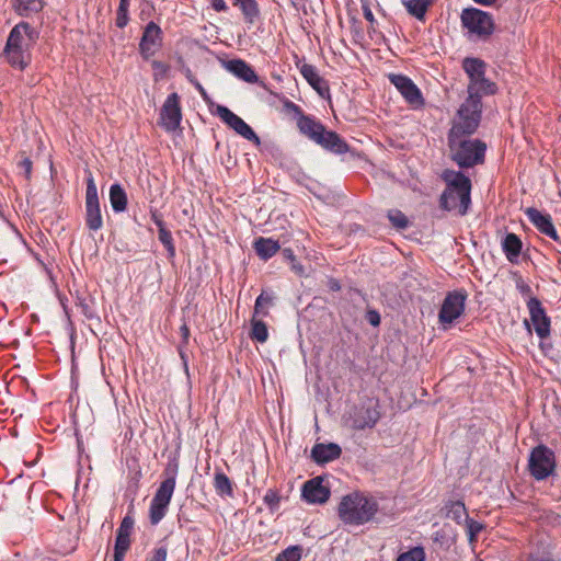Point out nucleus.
<instances>
[{"mask_svg": "<svg viewBox=\"0 0 561 561\" xmlns=\"http://www.w3.org/2000/svg\"><path fill=\"white\" fill-rule=\"evenodd\" d=\"M232 5L241 11L245 24L253 25L260 20L261 11L256 0H232Z\"/></svg>", "mask_w": 561, "mask_h": 561, "instance_id": "obj_25", "label": "nucleus"}, {"mask_svg": "<svg viewBox=\"0 0 561 561\" xmlns=\"http://www.w3.org/2000/svg\"><path fill=\"white\" fill-rule=\"evenodd\" d=\"M38 38V32L27 22L18 23L9 33L3 55L14 68L25 69L32 60L31 48Z\"/></svg>", "mask_w": 561, "mask_h": 561, "instance_id": "obj_2", "label": "nucleus"}, {"mask_svg": "<svg viewBox=\"0 0 561 561\" xmlns=\"http://www.w3.org/2000/svg\"><path fill=\"white\" fill-rule=\"evenodd\" d=\"M342 455V448L336 443H316L311 448L310 459L318 466L336 460Z\"/></svg>", "mask_w": 561, "mask_h": 561, "instance_id": "obj_20", "label": "nucleus"}, {"mask_svg": "<svg viewBox=\"0 0 561 561\" xmlns=\"http://www.w3.org/2000/svg\"><path fill=\"white\" fill-rule=\"evenodd\" d=\"M325 476L306 481L301 488V499L308 504H324L331 496V489L323 484Z\"/></svg>", "mask_w": 561, "mask_h": 561, "instance_id": "obj_15", "label": "nucleus"}, {"mask_svg": "<svg viewBox=\"0 0 561 561\" xmlns=\"http://www.w3.org/2000/svg\"><path fill=\"white\" fill-rule=\"evenodd\" d=\"M496 84L486 79L485 75L468 84V100L471 101V105H478L483 95H492L496 92Z\"/></svg>", "mask_w": 561, "mask_h": 561, "instance_id": "obj_22", "label": "nucleus"}, {"mask_svg": "<svg viewBox=\"0 0 561 561\" xmlns=\"http://www.w3.org/2000/svg\"><path fill=\"white\" fill-rule=\"evenodd\" d=\"M293 110L295 118L297 121V128L301 135L317 144L323 135L327 127L317 118L311 115H307L302 107H286Z\"/></svg>", "mask_w": 561, "mask_h": 561, "instance_id": "obj_14", "label": "nucleus"}, {"mask_svg": "<svg viewBox=\"0 0 561 561\" xmlns=\"http://www.w3.org/2000/svg\"><path fill=\"white\" fill-rule=\"evenodd\" d=\"M163 32L153 21L147 23L144 27L142 36L139 42V54L145 60H149L162 47Z\"/></svg>", "mask_w": 561, "mask_h": 561, "instance_id": "obj_12", "label": "nucleus"}, {"mask_svg": "<svg viewBox=\"0 0 561 561\" xmlns=\"http://www.w3.org/2000/svg\"><path fill=\"white\" fill-rule=\"evenodd\" d=\"M365 319L374 328L379 327L381 323L380 313L376 309H367Z\"/></svg>", "mask_w": 561, "mask_h": 561, "instance_id": "obj_47", "label": "nucleus"}, {"mask_svg": "<svg viewBox=\"0 0 561 561\" xmlns=\"http://www.w3.org/2000/svg\"><path fill=\"white\" fill-rule=\"evenodd\" d=\"M257 316L266 317L268 316V310H266L263 306H257V302H255L253 317L256 318Z\"/></svg>", "mask_w": 561, "mask_h": 561, "instance_id": "obj_59", "label": "nucleus"}, {"mask_svg": "<svg viewBox=\"0 0 561 561\" xmlns=\"http://www.w3.org/2000/svg\"><path fill=\"white\" fill-rule=\"evenodd\" d=\"M447 145L451 152L450 159L460 169H470L484 163L486 144L481 139H458Z\"/></svg>", "mask_w": 561, "mask_h": 561, "instance_id": "obj_5", "label": "nucleus"}, {"mask_svg": "<svg viewBox=\"0 0 561 561\" xmlns=\"http://www.w3.org/2000/svg\"><path fill=\"white\" fill-rule=\"evenodd\" d=\"M363 14H364V18L370 23V24H374L375 23V16L373 14V11L370 10L369 5L368 4H363Z\"/></svg>", "mask_w": 561, "mask_h": 561, "instance_id": "obj_57", "label": "nucleus"}, {"mask_svg": "<svg viewBox=\"0 0 561 561\" xmlns=\"http://www.w3.org/2000/svg\"><path fill=\"white\" fill-rule=\"evenodd\" d=\"M186 77H187V78L190 79V81H191V82H193V83L196 85V88L202 92V94H203V96H204V100L208 102V98H207V95H206V92L204 91L203 87H202L197 81H194V80L192 79V73H191V70H190V69H187V71H186Z\"/></svg>", "mask_w": 561, "mask_h": 561, "instance_id": "obj_61", "label": "nucleus"}, {"mask_svg": "<svg viewBox=\"0 0 561 561\" xmlns=\"http://www.w3.org/2000/svg\"><path fill=\"white\" fill-rule=\"evenodd\" d=\"M250 325V339L259 343H265L268 339L267 324L263 320L252 317Z\"/></svg>", "mask_w": 561, "mask_h": 561, "instance_id": "obj_36", "label": "nucleus"}, {"mask_svg": "<svg viewBox=\"0 0 561 561\" xmlns=\"http://www.w3.org/2000/svg\"><path fill=\"white\" fill-rule=\"evenodd\" d=\"M556 455L552 449L543 444L535 446L529 454L528 470L537 481H543L556 476Z\"/></svg>", "mask_w": 561, "mask_h": 561, "instance_id": "obj_8", "label": "nucleus"}, {"mask_svg": "<svg viewBox=\"0 0 561 561\" xmlns=\"http://www.w3.org/2000/svg\"><path fill=\"white\" fill-rule=\"evenodd\" d=\"M378 511L379 504L373 496L354 491L342 497L337 515L344 524L359 526L371 522Z\"/></svg>", "mask_w": 561, "mask_h": 561, "instance_id": "obj_3", "label": "nucleus"}, {"mask_svg": "<svg viewBox=\"0 0 561 561\" xmlns=\"http://www.w3.org/2000/svg\"><path fill=\"white\" fill-rule=\"evenodd\" d=\"M434 543L447 551L457 541V533L449 525L445 524L443 528L435 531L432 536Z\"/></svg>", "mask_w": 561, "mask_h": 561, "instance_id": "obj_29", "label": "nucleus"}, {"mask_svg": "<svg viewBox=\"0 0 561 561\" xmlns=\"http://www.w3.org/2000/svg\"><path fill=\"white\" fill-rule=\"evenodd\" d=\"M327 286L328 288L331 290V291H340L341 290V284H340V280L334 278V277H330L328 279V283H327Z\"/></svg>", "mask_w": 561, "mask_h": 561, "instance_id": "obj_56", "label": "nucleus"}, {"mask_svg": "<svg viewBox=\"0 0 561 561\" xmlns=\"http://www.w3.org/2000/svg\"><path fill=\"white\" fill-rule=\"evenodd\" d=\"M462 67L470 78L469 83H472L485 75L486 64L480 58L467 57L462 61Z\"/></svg>", "mask_w": 561, "mask_h": 561, "instance_id": "obj_32", "label": "nucleus"}, {"mask_svg": "<svg viewBox=\"0 0 561 561\" xmlns=\"http://www.w3.org/2000/svg\"><path fill=\"white\" fill-rule=\"evenodd\" d=\"M302 551L300 545L289 546L276 556L275 561H300Z\"/></svg>", "mask_w": 561, "mask_h": 561, "instance_id": "obj_39", "label": "nucleus"}, {"mask_svg": "<svg viewBox=\"0 0 561 561\" xmlns=\"http://www.w3.org/2000/svg\"><path fill=\"white\" fill-rule=\"evenodd\" d=\"M442 512H445V517L451 518L458 525H461L465 522V518L469 516L465 503L460 500H448L445 502Z\"/></svg>", "mask_w": 561, "mask_h": 561, "instance_id": "obj_27", "label": "nucleus"}, {"mask_svg": "<svg viewBox=\"0 0 561 561\" xmlns=\"http://www.w3.org/2000/svg\"><path fill=\"white\" fill-rule=\"evenodd\" d=\"M460 22L462 28L482 41H486L495 30L492 14L474 7L465 8L461 11Z\"/></svg>", "mask_w": 561, "mask_h": 561, "instance_id": "obj_7", "label": "nucleus"}, {"mask_svg": "<svg viewBox=\"0 0 561 561\" xmlns=\"http://www.w3.org/2000/svg\"><path fill=\"white\" fill-rule=\"evenodd\" d=\"M129 22V11L127 9H119L116 10V19H115V25L118 28H124Z\"/></svg>", "mask_w": 561, "mask_h": 561, "instance_id": "obj_45", "label": "nucleus"}, {"mask_svg": "<svg viewBox=\"0 0 561 561\" xmlns=\"http://www.w3.org/2000/svg\"><path fill=\"white\" fill-rule=\"evenodd\" d=\"M299 71L304 79L319 93L322 99L330 101V89L313 65L304 62L299 66Z\"/></svg>", "mask_w": 561, "mask_h": 561, "instance_id": "obj_21", "label": "nucleus"}, {"mask_svg": "<svg viewBox=\"0 0 561 561\" xmlns=\"http://www.w3.org/2000/svg\"><path fill=\"white\" fill-rule=\"evenodd\" d=\"M180 333L182 336V343L186 344L190 337V329L185 323L180 328Z\"/></svg>", "mask_w": 561, "mask_h": 561, "instance_id": "obj_60", "label": "nucleus"}, {"mask_svg": "<svg viewBox=\"0 0 561 561\" xmlns=\"http://www.w3.org/2000/svg\"><path fill=\"white\" fill-rule=\"evenodd\" d=\"M527 308L530 316V322L534 325L535 332L540 340H546L550 335L551 320L547 314L542 302L538 297H530L527 300Z\"/></svg>", "mask_w": 561, "mask_h": 561, "instance_id": "obj_13", "label": "nucleus"}, {"mask_svg": "<svg viewBox=\"0 0 561 561\" xmlns=\"http://www.w3.org/2000/svg\"><path fill=\"white\" fill-rule=\"evenodd\" d=\"M253 248L255 250L256 255L263 261L270 260L280 250V245L277 240L264 237H259L257 239H255Z\"/></svg>", "mask_w": 561, "mask_h": 561, "instance_id": "obj_26", "label": "nucleus"}, {"mask_svg": "<svg viewBox=\"0 0 561 561\" xmlns=\"http://www.w3.org/2000/svg\"><path fill=\"white\" fill-rule=\"evenodd\" d=\"M388 79L410 105H423L424 100L421 90L408 76L389 73Z\"/></svg>", "mask_w": 561, "mask_h": 561, "instance_id": "obj_16", "label": "nucleus"}, {"mask_svg": "<svg viewBox=\"0 0 561 561\" xmlns=\"http://www.w3.org/2000/svg\"><path fill=\"white\" fill-rule=\"evenodd\" d=\"M465 524H466V528H467L468 541L470 543L476 542L478 540L479 534L485 528V525L480 522L474 520L473 518H471L469 516H467V518H465Z\"/></svg>", "mask_w": 561, "mask_h": 561, "instance_id": "obj_41", "label": "nucleus"}, {"mask_svg": "<svg viewBox=\"0 0 561 561\" xmlns=\"http://www.w3.org/2000/svg\"><path fill=\"white\" fill-rule=\"evenodd\" d=\"M110 203L114 213H122L126 209L128 198L124 187L119 183L111 185Z\"/></svg>", "mask_w": 561, "mask_h": 561, "instance_id": "obj_30", "label": "nucleus"}, {"mask_svg": "<svg viewBox=\"0 0 561 561\" xmlns=\"http://www.w3.org/2000/svg\"><path fill=\"white\" fill-rule=\"evenodd\" d=\"M222 67L233 75L239 80H242L247 83H259L262 87H265L262 81H260L259 76L256 75L253 67L248 64L245 60L240 58L221 60Z\"/></svg>", "mask_w": 561, "mask_h": 561, "instance_id": "obj_18", "label": "nucleus"}, {"mask_svg": "<svg viewBox=\"0 0 561 561\" xmlns=\"http://www.w3.org/2000/svg\"><path fill=\"white\" fill-rule=\"evenodd\" d=\"M129 548L124 546L114 545L113 561H124L125 553Z\"/></svg>", "mask_w": 561, "mask_h": 561, "instance_id": "obj_51", "label": "nucleus"}, {"mask_svg": "<svg viewBox=\"0 0 561 561\" xmlns=\"http://www.w3.org/2000/svg\"><path fill=\"white\" fill-rule=\"evenodd\" d=\"M12 7L20 16L28 18L41 12L45 2L43 0H12Z\"/></svg>", "mask_w": 561, "mask_h": 561, "instance_id": "obj_28", "label": "nucleus"}, {"mask_svg": "<svg viewBox=\"0 0 561 561\" xmlns=\"http://www.w3.org/2000/svg\"><path fill=\"white\" fill-rule=\"evenodd\" d=\"M151 65L154 70H158L160 72H167L169 68L164 62L159 60H153Z\"/></svg>", "mask_w": 561, "mask_h": 561, "instance_id": "obj_62", "label": "nucleus"}, {"mask_svg": "<svg viewBox=\"0 0 561 561\" xmlns=\"http://www.w3.org/2000/svg\"><path fill=\"white\" fill-rule=\"evenodd\" d=\"M214 488L217 495L221 497H233L234 495L232 481L219 469L216 470L214 476Z\"/></svg>", "mask_w": 561, "mask_h": 561, "instance_id": "obj_31", "label": "nucleus"}, {"mask_svg": "<svg viewBox=\"0 0 561 561\" xmlns=\"http://www.w3.org/2000/svg\"><path fill=\"white\" fill-rule=\"evenodd\" d=\"M467 297L468 295L465 289H457L446 294L438 311V321L444 328L453 324L462 316Z\"/></svg>", "mask_w": 561, "mask_h": 561, "instance_id": "obj_9", "label": "nucleus"}, {"mask_svg": "<svg viewBox=\"0 0 561 561\" xmlns=\"http://www.w3.org/2000/svg\"><path fill=\"white\" fill-rule=\"evenodd\" d=\"M402 4L410 15L419 21H424L432 0H402Z\"/></svg>", "mask_w": 561, "mask_h": 561, "instance_id": "obj_34", "label": "nucleus"}, {"mask_svg": "<svg viewBox=\"0 0 561 561\" xmlns=\"http://www.w3.org/2000/svg\"><path fill=\"white\" fill-rule=\"evenodd\" d=\"M317 145L333 154L340 156L348 153L353 159L359 157L357 151L352 148L340 134L328 128L324 130Z\"/></svg>", "mask_w": 561, "mask_h": 561, "instance_id": "obj_17", "label": "nucleus"}, {"mask_svg": "<svg viewBox=\"0 0 561 561\" xmlns=\"http://www.w3.org/2000/svg\"><path fill=\"white\" fill-rule=\"evenodd\" d=\"M440 179L446 187L439 196V208L445 211L456 210L459 216H466L471 207L472 182L462 171L445 169Z\"/></svg>", "mask_w": 561, "mask_h": 561, "instance_id": "obj_1", "label": "nucleus"}, {"mask_svg": "<svg viewBox=\"0 0 561 561\" xmlns=\"http://www.w3.org/2000/svg\"><path fill=\"white\" fill-rule=\"evenodd\" d=\"M275 295L272 291L262 290V293L257 296L255 302H257V306H273L275 300Z\"/></svg>", "mask_w": 561, "mask_h": 561, "instance_id": "obj_46", "label": "nucleus"}, {"mask_svg": "<svg viewBox=\"0 0 561 561\" xmlns=\"http://www.w3.org/2000/svg\"><path fill=\"white\" fill-rule=\"evenodd\" d=\"M396 561H426V552L423 546H415L408 551L398 554Z\"/></svg>", "mask_w": 561, "mask_h": 561, "instance_id": "obj_37", "label": "nucleus"}, {"mask_svg": "<svg viewBox=\"0 0 561 561\" xmlns=\"http://www.w3.org/2000/svg\"><path fill=\"white\" fill-rule=\"evenodd\" d=\"M279 251H280V254H282L284 261H286L288 263H291L295 261L296 257H295L294 251L290 248H285Z\"/></svg>", "mask_w": 561, "mask_h": 561, "instance_id": "obj_55", "label": "nucleus"}, {"mask_svg": "<svg viewBox=\"0 0 561 561\" xmlns=\"http://www.w3.org/2000/svg\"><path fill=\"white\" fill-rule=\"evenodd\" d=\"M180 96L178 93L173 92L168 95L167 100L162 105H179Z\"/></svg>", "mask_w": 561, "mask_h": 561, "instance_id": "obj_58", "label": "nucleus"}, {"mask_svg": "<svg viewBox=\"0 0 561 561\" xmlns=\"http://www.w3.org/2000/svg\"><path fill=\"white\" fill-rule=\"evenodd\" d=\"M378 400L368 399L355 405L350 414L351 426L355 430L373 428L380 419Z\"/></svg>", "mask_w": 561, "mask_h": 561, "instance_id": "obj_10", "label": "nucleus"}, {"mask_svg": "<svg viewBox=\"0 0 561 561\" xmlns=\"http://www.w3.org/2000/svg\"><path fill=\"white\" fill-rule=\"evenodd\" d=\"M151 220L158 227V230L161 228H167L165 222L163 221L162 216L158 213V210L151 211Z\"/></svg>", "mask_w": 561, "mask_h": 561, "instance_id": "obj_53", "label": "nucleus"}, {"mask_svg": "<svg viewBox=\"0 0 561 561\" xmlns=\"http://www.w3.org/2000/svg\"><path fill=\"white\" fill-rule=\"evenodd\" d=\"M85 225L92 231L102 228L103 219L100 204L85 205Z\"/></svg>", "mask_w": 561, "mask_h": 561, "instance_id": "obj_35", "label": "nucleus"}, {"mask_svg": "<svg viewBox=\"0 0 561 561\" xmlns=\"http://www.w3.org/2000/svg\"><path fill=\"white\" fill-rule=\"evenodd\" d=\"M93 299L92 298H87V297H82L80 295H77L76 297V306L79 307L81 309V312L82 314L87 318V319H96L100 321V318L94 313L90 302H92Z\"/></svg>", "mask_w": 561, "mask_h": 561, "instance_id": "obj_42", "label": "nucleus"}, {"mask_svg": "<svg viewBox=\"0 0 561 561\" xmlns=\"http://www.w3.org/2000/svg\"><path fill=\"white\" fill-rule=\"evenodd\" d=\"M263 502L266 504L271 513H274L279 507L280 495L277 490L268 489L263 497Z\"/></svg>", "mask_w": 561, "mask_h": 561, "instance_id": "obj_44", "label": "nucleus"}, {"mask_svg": "<svg viewBox=\"0 0 561 561\" xmlns=\"http://www.w3.org/2000/svg\"><path fill=\"white\" fill-rule=\"evenodd\" d=\"M290 268L291 271L302 277V276H306V271H305V267L304 265H301L300 263H298L296 260L294 262L290 263Z\"/></svg>", "mask_w": 561, "mask_h": 561, "instance_id": "obj_54", "label": "nucleus"}, {"mask_svg": "<svg viewBox=\"0 0 561 561\" xmlns=\"http://www.w3.org/2000/svg\"><path fill=\"white\" fill-rule=\"evenodd\" d=\"M134 518L127 514L121 522L119 527L116 530L115 543L118 546L130 547V534L134 528Z\"/></svg>", "mask_w": 561, "mask_h": 561, "instance_id": "obj_33", "label": "nucleus"}, {"mask_svg": "<svg viewBox=\"0 0 561 561\" xmlns=\"http://www.w3.org/2000/svg\"><path fill=\"white\" fill-rule=\"evenodd\" d=\"M516 288L523 296H527L528 299H530V297H534L531 287L527 283H525L522 276H518L516 278Z\"/></svg>", "mask_w": 561, "mask_h": 561, "instance_id": "obj_48", "label": "nucleus"}, {"mask_svg": "<svg viewBox=\"0 0 561 561\" xmlns=\"http://www.w3.org/2000/svg\"><path fill=\"white\" fill-rule=\"evenodd\" d=\"M482 107H458L447 133V144L473 135L480 126Z\"/></svg>", "mask_w": 561, "mask_h": 561, "instance_id": "obj_6", "label": "nucleus"}, {"mask_svg": "<svg viewBox=\"0 0 561 561\" xmlns=\"http://www.w3.org/2000/svg\"><path fill=\"white\" fill-rule=\"evenodd\" d=\"M501 245L507 261L517 264L523 249L520 238L514 232H507L502 239Z\"/></svg>", "mask_w": 561, "mask_h": 561, "instance_id": "obj_23", "label": "nucleus"}, {"mask_svg": "<svg viewBox=\"0 0 561 561\" xmlns=\"http://www.w3.org/2000/svg\"><path fill=\"white\" fill-rule=\"evenodd\" d=\"M100 204L98 196V188L92 176V173L89 172V176L87 179V191H85V205Z\"/></svg>", "mask_w": 561, "mask_h": 561, "instance_id": "obj_43", "label": "nucleus"}, {"mask_svg": "<svg viewBox=\"0 0 561 561\" xmlns=\"http://www.w3.org/2000/svg\"><path fill=\"white\" fill-rule=\"evenodd\" d=\"M168 548L160 546L156 548L150 557L149 561H167Z\"/></svg>", "mask_w": 561, "mask_h": 561, "instance_id": "obj_49", "label": "nucleus"}, {"mask_svg": "<svg viewBox=\"0 0 561 561\" xmlns=\"http://www.w3.org/2000/svg\"><path fill=\"white\" fill-rule=\"evenodd\" d=\"M178 471V458H170L163 470L164 480L160 483L150 503L149 520L151 525L159 524L167 514L175 489Z\"/></svg>", "mask_w": 561, "mask_h": 561, "instance_id": "obj_4", "label": "nucleus"}, {"mask_svg": "<svg viewBox=\"0 0 561 561\" xmlns=\"http://www.w3.org/2000/svg\"><path fill=\"white\" fill-rule=\"evenodd\" d=\"M477 4L491 7L496 3L497 0H473Z\"/></svg>", "mask_w": 561, "mask_h": 561, "instance_id": "obj_63", "label": "nucleus"}, {"mask_svg": "<svg viewBox=\"0 0 561 561\" xmlns=\"http://www.w3.org/2000/svg\"><path fill=\"white\" fill-rule=\"evenodd\" d=\"M525 214L539 232L548 236L561 244L560 236L558 234L557 229L552 222V218L549 214L542 213L535 207L526 208Z\"/></svg>", "mask_w": 561, "mask_h": 561, "instance_id": "obj_19", "label": "nucleus"}, {"mask_svg": "<svg viewBox=\"0 0 561 561\" xmlns=\"http://www.w3.org/2000/svg\"><path fill=\"white\" fill-rule=\"evenodd\" d=\"M208 108L211 113L217 114L220 119L231 129H233L238 135L251 141L256 147L261 146V138L253 130V128L248 125L241 117L234 114L229 107H215V112L213 111V107Z\"/></svg>", "mask_w": 561, "mask_h": 561, "instance_id": "obj_11", "label": "nucleus"}, {"mask_svg": "<svg viewBox=\"0 0 561 561\" xmlns=\"http://www.w3.org/2000/svg\"><path fill=\"white\" fill-rule=\"evenodd\" d=\"M210 7L216 12H227L229 10L225 0H209Z\"/></svg>", "mask_w": 561, "mask_h": 561, "instance_id": "obj_52", "label": "nucleus"}, {"mask_svg": "<svg viewBox=\"0 0 561 561\" xmlns=\"http://www.w3.org/2000/svg\"><path fill=\"white\" fill-rule=\"evenodd\" d=\"M158 239L167 250L168 259L173 260L175 256V245L171 231L168 228L158 230Z\"/></svg>", "mask_w": 561, "mask_h": 561, "instance_id": "obj_38", "label": "nucleus"}, {"mask_svg": "<svg viewBox=\"0 0 561 561\" xmlns=\"http://www.w3.org/2000/svg\"><path fill=\"white\" fill-rule=\"evenodd\" d=\"M540 347L545 354L548 353V351L551 348V344H548L545 342V340H541Z\"/></svg>", "mask_w": 561, "mask_h": 561, "instance_id": "obj_64", "label": "nucleus"}, {"mask_svg": "<svg viewBox=\"0 0 561 561\" xmlns=\"http://www.w3.org/2000/svg\"><path fill=\"white\" fill-rule=\"evenodd\" d=\"M19 167L24 170L25 179L30 180L31 179V174H32V167H33V162L31 161V159L28 157H24L19 162Z\"/></svg>", "mask_w": 561, "mask_h": 561, "instance_id": "obj_50", "label": "nucleus"}, {"mask_svg": "<svg viewBox=\"0 0 561 561\" xmlns=\"http://www.w3.org/2000/svg\"><path fill=\"white\" fill-rule=\"evenodd\" d=\"M392 227L397 230H404L410 226L408 217L399 209H390L387 215Z\"/></svg>", "mask_w": 561, "mask_h": 561, "instance_id": "obj_40", "label": "nucleus"}, {"mask_svg": "<svg viewBox=\"0 0 561 561\" xmlns=\"http://www.w3.org/2000/svg\"><path fill=\"white\" fill-rule=\"evenodd\" d=\"M182 107H161L158 125L165 131H175L182 121Z\"/></svg>", "mask_w": 561, "mask_h": 561, "instance_id": "obj_24", "label": "nucleus"}]
</instances>
